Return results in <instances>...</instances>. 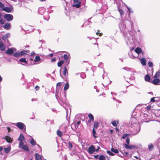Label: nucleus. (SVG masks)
Masks as SVG:
<instances>
[{
  "mask_svg": "<svg viewBox=\"0 0 160 160\" xmlns=\"http://www.w3.org/2000/svg\"><path fill=\"white\" fill-rule=\"evenodd\" d=\"M4 17L8 21H10L13 19V16L12 14H6L4 16Z\"/></svg>",
  "mask_w": 160,
  "mask_h": 160,
  "instance_id": "1",
  "label": "nucleus"
},
{
  "mask_svg": "<svg viewBox=\"0 0 160 160\" xmlns=\"http://www.w3.org/2000/svg\"><path fill=\"white\" fill-rule=\"evenodd\" d=\"M73 2L75 4H73L72 6L77 8H79L81 6V2L80 0H73Z\"/></svg>",
  "mask_w": 160,
  "mask_h": 160,
  "instance_id": "2",
  "label": "nucleus"
},
{
  "mask_svg": "<svg viewBox=\"0 0 160 160\" xmlns=\"http://www.w3.org/2000/svg\"><path fill=\"white\" fill-rule=\"evenodd\" d=\"M16 51V49L14 48H12L8 49L6 51V53L8 55H11L12 54L14 51Z\"/></svg>",
  "mask_w": 160,
  "mask_h": 160,
  "instance_id": "3",
  "label": "nucleus"
},
{
  "mask_svg": "<svg viewBox=\"0 0 160 160\" xmlns=\"http://www.w3.org/2000/svg\"><path fill=\"white\" fill-rule=\"evenodd\" d=\"M95 147L93 145H91L89 148L88 152L90 154H92L95 151Z\"/></svg>",
  "mask_w": 160,
  "mask_h": 160,
  "instance_id": "4",
  "label": "nucleus"
},
{
  "mask_svg": "<svg viewBox=\"0 0 160 160\" xmlns=\"http://www.w3.org/2000/svg\"><path fill=\"white\" fill-rule=\"evenodd\" d=\"M24 139L23 135L22 133L20 134L18 138V140L19 141V144H23V141L24 140Z\"/></svg>",
  "mask_w": 160,
  "mask_h": 160,
  "instance_id": "5",
  "label": "nucleus"
},
{
  "mask_svg": "<svg viewBox=\"0 0 160 160\" xmlns=\"http://www.w3.org/2000/svg\"><path fill=\"white\" fill-rule=\"evenodd\" d=\"M19 148L27 151H29V149L28 146L26 145H23V144H19Z\"/></svg>",
  "mask_w": 160,
  "mask_h": 160,
  "instance_id": "6",
  "label": "nucleus"
},
{
  "mask_svg": "<svg viewBox=\"0 0 160 160\" xmlns=\"http://www.w3.org/2000/svg\"><path fill=\"white\" fill-rule=\"evenodd\" d=\"M155 85H158L160 84V80L158 78H155L153 79L152 81L150 82Z\"/></svg>",
  "mask_w": 160,
  "mask_h": 160,
  "instance_id": "7",
  "label": "nucleus"
},
{
  "mask_svg": "<svg viewBox=\"0 0 160 160\" xmlns=\"http://www.w3.org/2000/svg\"><path fill=\"white\" fill-rule=\"evenodd\" d=\"M16 126L20 129H22L25 127V125L21 122L17 123Z\"/></svg>",
  "mask_w": 160,
  "mask_h": 160,
  "instance_id": "8",
  "label": "nucleus"
},
{
  "mask_svg": "<svg viewBox=\"0 0 160 160\" xmlns=\"http://www.w3.org/2000/svg\"><path fill=\"white\" fill-rule=\"evenodd\" d=\"M88 116L89 118V120L87 122V124L88 125H89V126H91V124L89 125V123L91 121H93L94 120V117L93 115L91 114H89L88 115Z\"/></svg>",
  "mask_w": 160,
  "mask_h": 160,
  "instance_id": "9",
  "label": "nucleus"
},
{
  "mask_svg": "<svg viewBox=\"0 0 160 160\" xmlns=\"http://www.w3.org/2000/svg\"><path fill=\"white\" fill-rule=\"evenodd\" d=\"M11 25L10 23H7L2 26L3 28L6 30H8L11 28Z\"/></svg>",
  "mask_w": 160,
  "mask_h": 160,
  "instance_id": "10",
  "label": "nucleus"
},
{
  "mask_svg": "<svg viewBox=\"0 0 160 160\" xmlns=\"http://www.w3.org/2000/svg\"><path fill=\"white\" fill-rule=\"evenodd\" d=\"M35 160H42V157L41 155L38 154V153H36L35 155Z\"/></svg>",
  "mask_w": 160,
  "mask_h": 160,
  "instance_id": "11",
  "label": "nucleus"
},
{
  "mask_svg": "<svg viewBox=\"0 0 160 160\" xmlns=\"http://www.w3.org/2000/svg\"><path fill=\"white\" fill-rule=\"evenodd\" d=\"M5 46L2 42H0V49L2 51H4L5 50Z\"/></svg>",
  "mask_w": 160,
  "mask_h": 160,
  "instance_id": "12",
  "label": "nucleus"
},
{
  "mask_svg": "<svg viewBox=\"0 0 160 160\" xmlns=\"http://www.w3.org/2000/svg\"><path fill=\"white\" fill-rule=\"evenodd\" d=\"M2 10L8 12H10L11 11V9L10 8L4 7V6L2 8Z\"/></svg>",
  "mask_w": 160,
  "mask_h": 160,
  "instance_id": "13",
  "label": "nucleus"
},
{
  "mask_svg": "<svg viewBox=\"0 0 160 160\" xmlns=\"http://www.w3.org/2000/svg\"><path fill=\"white\" fill-rule=\"evenodd\" d=\"M125 147L127 149H132L135 148V146L133 145H129L128 144H125Z\"/></svg>",
  "mask_w": 160,
  "mask_h": 160,
  "instance_id": "14",
  "label": "nucleus"
},
{
  "mask_svg": "<svg viewBox=\"0 0 160 160\" xmlns=\"http://www.w3.org/2000/svg\"><path fill=\"white\" fill-rule=\"evenodd\" d=\"M30 52V51L29 50H24L20 52L21 56H23L25 54H27Z\"/></svg>",
  "mask_w": 160,
  "mask_h": 160,
  "instance_id": "15",
  "label": "nucleus"
},
{
  "mask_svg": "<svg viewBox=\"0 0 160 160\" xmlns=\"http://www.w3.org/2000/svg\"><path fill=\"white\" fill-rule=\"evenodd\" d=\"M11 147L9 146L4 148V151L6 153H8L10 151Z\"/></svg>",
  "mask_w": 160,
  "mask_h": 160,
  "instance_id": "16",
  "label": "nucleus"
},
{
  "mask_svg": "<svg viewBox=\"0 0 160 160\" xmlns=\"http://www.w3.org/2000/svg\"><path fill=\"white\" fill-rule=\"evenodd\" d=\"M140 62L144 66L146 65V60L145 58H143L140 59Z\"/></svg>",
  "mask_w": 160,
  "mask_h": 160,
  "instance_id": "17",
  "label": "nucleus"
},
{
  "mask_svg": "<svg viewBox=\"0 0 160 160\" xmlns=\"http://www.w3.org/2000/svg\"><path fill=\"white\" fill-rule=\"evenodd\" d=\"M150 76L147 74L145 76L144 79L146 81L150 82Z\"/></svg>",
  "mask_w": 160,
  "mask_h": 160,
  "instance_id": "18",
  "label": "nucleus"
},
{
  "mask_svg": "<svg viewBox=\"0 0 160 160\" xmlns=\"http://www.w3.org/2000/svg\"><path fill=\"white\" fill-rule=\"evenodd\" d=\"M96 130V129H94V128H93L92 130V135L95 138H96L97 137L96 132L95 131Z\"/></svg>",
  "mask_w": 160,
  "mask_h": 160,
  "instance_id": "19",
  "label": "nucleus"
},
{
  "mask_svg": "<svg viewBox=\"0 0 160 160\" xmlns=\"http://www.w3.org/2000/svg\"><path fill=\"white\" fill-rule=\"evenodd\" d=\"M5 139L8 142H11L12 141V138L8 136H6Z\"/></svg>",
  "mask_w": 160,
  "mask_h": 160,
  "instance_id": "20",
  "label": "nucleus"
},
{
  "mask_svg": "<svg viewBox=\"0 0 160 160\" xmlns=\"http://www.w3.org/2000/svg\"><path fill=\"white\" fill-rule=\"evenodd\" d=\"M135 52L138 54L140 53L142 51V49L139 48H137L135 50Z\"/></svg>",
  "mask_w": 160,
  "mask_h": 160,
  "instance_id": "21",
  "label": "nucleus"
},
{
  "mask_svg": "<svg viewBox=\"0 0 160 160\" xmlns=\"http://www.w3.org/2000/svg\"><path fill=\"white\" fill-rule=\"evenodd\" d=\"M13 55L16 57H20L22 56L20 52V53L18 52H16L13 54Z\"/></svg>",
  "mask_w": 160,
  "mask_h": 160,
  "instance_id": "22",
  "label": "nucleus"
},
{
  "mask_svg": "<svg viewBox=\"0 0 160 160\" xmlns=\"http://www.w3.org/2000/svg\"><path fill=\"white\" fill-rule=\"evenodd\" d=\"M45 9L44 8H40L38 9L39 12L40 14H42V13L45 11Z\"/></svg>",
  "mask_w": 160,
  "mask_h": 160,
  "instance_id": "23",
  "label": "nucleus"
},
{
  "mask_svg": "<svg viewBox=\"0 0 160 160\" xmlns=\"http://www.w3.org/2000/svg\"><path fill=\"white\" fill-rule=\"evenodd\" d=\"M118 123V120H117L116 121L115 120L113 122H112V125L114 126H117V124Z\"/></svg>",
  "mask_w": 160,
  "mask_h": 160,
  "instance_id": "24",
  "label": "nucleus"
},
{
  "mask_svg": "<svg viewBox=\"0 0 160 160\" xmlns=\"http://www.w3.org/2000/svg\"><path fill=\"white\" fill-rule=\"evenodd\" d=\"M111 151L115 153H118L119 152L118 149L113 148H111Z\"/></svg>",
  "mask_w": 160,
  "mask_h": 160,
  "instance_id": "25",
  "label": "nucleus"
},
{
  "mask_svg": "<svg viewBox=\"0 0 160 160\" xmlns=\"http://www.w3.org/2000/svg\"><path fill=\"white\" fill-rule=\"evenodd\" d=\"M41 60V58L38 56H37L35 57L34 61L35 62H37L40 61Z\"/></svg>",
  "mask_w": 160,
  "mask_h": 160,
  "instance_id": "26",
  "label": "nucleus"
},
{
  "mask_svg": "<svg viewBox=\"0 0 160 160\" xmlns=\"http://www.w3.org/2000/svg\"><path fill=\"white\" fill-rule=\"evenodd\" d=\"M63 73L65 76H66L67 74L68 73L67 69L66 66L64 68V71Z\"/></svg>",
  "mask_w": 160,
  "mask_h": 160,
  "instance_id": "27",
  "label": "nucleus"
},
{
  "mask_svg": "<svg viewBox=\"0 0 160 160\" xmlns=\"http://www.w3.org/2000/svg\"><path fill=\"white\" fill-rule=\"evenodd\" d=\"M159 77H160V71H158L154 75V77L155 78H158Z\"/></svg>",
  "mask_w": 160,
  "mask_h": 160,
  "instance_id": "28",
  "label": "nucleus"
},
{
  "mask_svg": "<svg viewBox=\"0 0 160 160\" xmlns=\"http://www.w3.org/2000/svg\"><path fill=\"white\" fill-rule=\"evenodd\" d=\"M19 61L20 62H24L25 63H27V61L26 60L25 58H22L19 59Z\"/></svg>",
  "mask_w": 160,
  "mask_h": 160,
  "instance_id": "29",
  "label": "nucleus"
},
{
  "mask_svg": "<svg viewBox=\"0 0 160 160\" xmlns=\"http://www.w3.org/2000/svg\"><path fill=\"white\" fill-rule=\"evenodd\" d=\"M98 122H95L94 123L93 128H94V129H97L98 128Z\"/></svg>",
  "mask_w": 160,
  "mask_h": 160,
  "instance_id": "30",
  "label": "nucleus"
},
{
  "mask_svg": "<svg viewBox=\"0 0 160 160\" xmlns=\"http://www.w3.org/2000/svg\"><path fill=\"white\" fill-rule=\"evenodd\" d=\"M64 61L63 60H61V61L59 62L58 63V67H60L64 63Z\"/></svg>",
  "mask_w": 160,
  "mask_h": 160,
  "instance_id": "31",
  "label": "nucleus"
},
{
  "mask_svg": "<svg viewBox=\"0 0 160 160\" xmlns=\"http://www.w3.org/2000/svg\"><path fill=\"white\" fill-rule=\"evenodd\" d=\"M69 87V85L68 83H67L65 86L64 88V91L67 90Z\"/></svg>",
  "mask_w": 160,
  "mask_h": 160,
  "instance_id": "32",
  "label": "nucleus"
},
{
  "mask_svg": "<svg viewBox=\"0 0 160 160\" xmlns=\"http://www.w3.org/2000/svg\"><path fill=\"white\" fill-rule=\"evenodd\" d=\"M57 134L58 135L59 137H61L62 136V132L61 131L59 130H58L57 131Z\"/></svg>",
  "mask_w": 160,
  "mask_h": 160,
  "instance_id": "33",
  "label": "nucleus"
},
{
  "mask_svg": "<svg viewBox=\"0 0 160 160\" xmlns=\"http://www.w3.org/2000/svg\"><path fill=\"white\" fill-rule=\"evenodd\" d=\"M123 69L125 70L128 71H130L131 72H133V69L131 68H128L127 67H125L123 68Z\"/></svg>",
  "mask_w": 160,
  "mask_h": 160,
  "instance_id": "34",
  "label": "nucleus"
},
{
  "mask_svg": "<svg viewBox=\"0 0 160 160\" xmlns=\"http://www.w3.org/2000/svg\"><path fill=\"white\" fill-rule=\"evenodd\" d=\"M30 143L32 145L34 146L36 144V142L33 139H32L30 142Z\"/></svg>",
  "mask_w": 160,
  "mask_h": 160,
  "instance_id": "35",
  "label": "nucleus"
},
{
  "mask_svg": "<svg viewBox=\"0 0 160 160\" xmlns=\"http://www.w3.org/2000/svg\"><path fill=\"white\" fill-rule=\"evenodd\" d=\"M105 157L103 155H100L99 157V159L100 160H105Z\"/></svg>",
  "mask_w": 160,
  "mask_h": 160,
  "instance_id": "36",
  "label": "nucleus"
},
{
  "mask_svg": "<svg viewBox=\"0 0 160 160\" xmlns=\"http://www.w3.org/2000/svg\"><path fill=\"white\" fill-rule=\"evenodd\" d=\"M107 152L108 155L111 156H113L114 155V154L113 153H112L109 150L107 151Z\"/></svg>",
  "mask_w": 160,
  "mask_h": 160,
  "instance_id": "37",
  "label": "nucleus"
},
{
  "mask_svg": "<svg viewBox=\"0 0 160 160\" xmlns=\"http://www.w3.org/2000/svg\"><path fill=\"white\" fill-rule=\"evenodd\" d=\"M81 122L80 121H78L76 124H75V128L76 129H77L78 128L79 125L80 124Z\"/></svg>",
  "mask_w": 160,
  "mask_h": 160,
  "instance_id": "38",
  "label": "nucleus"
},
{
  "mask_svg": "<svg viewBox=\"0 0 160 160\" xmlns=\"http://www.w3.org/2000/svg\"><path fill=\"white\" fill-rule=\"evenodd\" d=\"M148 147L149 149L151 150H152L153 148V145L152 144H150L148 145Z\"/></svg>",
  "mask_w": 160,
  "mask_h": 160,
  "instance_id": "39",
  "label": "nucleus"
},
{
  "mask_svg": "<svg viewBox=\"0 0 160 160\" xmlns=\"http://www.w3.org/2000/svg\"><path fill=\"white\" fill-rule=\"evenodd\" d=\"M44 19L46 20H48L49 19V16L48 15H47L44 16Z\"/></svg>",
  "mask_w": 160,
  "mask_h": 160,
  "instance_id": "40",
  "label": "nucleus"
},
{
  "mask_svg": "<svg viewBox=\"0 0 160 160\" xmlns=\"http://www.w3.org/2000/svg\"><path fill=\"white\" fill-rule=\"evenodd\" d=\"M68 147L69 149H71L72 148V143L71 142H68Z\"/></svg>",
  "mask_w": 160,
  "mask_h": 160,
  "instance_id": "41",
  "label": "nucleus"
},
{
  "mask_svg": "<svg viewBox=\"0 0 160 160\" xmlns=\"http://www.w3.org/2000/svg\"><path fill=\"white\" fill-rule=\"evenodd\" d=\"M80 76L81 77L82 79L85 78L86 77L85 74L84 73H81Z\"/></svg>",
  "mask_w": 160,
  "mask_h": 160,
  "instance_id": "42",
  "label": "nucleus"
},
{
  "mask_svg": "<svg viewBox=\"0 0 160 160\" xmlns=\"http://www.w3.org/2000/svg\"><path fill=\"white\" fill-rule=\"evenodd\" d=\"M118 11L119 12V13L121 15H122L123 14V12L122 10L119 8L118 9Z\"/></svg>",
  "mask_w": 160,
  "mask_h": 160,
  "instance_id": "43",
  "label": "nucleus"
},
{
  "mask_svg": "<svg viewBox=\"0 0 160 160\" xmlns=\"http://www.w3.org/2000/svg\"><path fill=\"white\" fill-rule=\"evenodd\" d=\"M65 60H66L68 58V56L67 54H64L63 56Z\"/></svg>",
  "mask_w": 160,
  "mask_h": 160,
  "instance_id": "44",
  "label": "nucleus"
},
{
  "mask_svg": "<svg viewBox=\"0 0 160 160\" xmlns=\"http://www.w3.org/2000/svg\"><path fill=\"white\" fill-rule=\"evenodd\" d=\"M4 6V5L1 2H0V8H1L2 10L3 7Z\"/></svg>",
  "mask_w": 160,
  "mask_h": 160,
  "instance_id": "45",
  "label": "nucleus"
},
{
  "mask_svg": "<svg viewBox=\"0 0 160 160\" xmlns=\"http://www.w3.org/2000/svg\"><path fill=\"white\" fill-rule=\"evenodd\" d=\"M148 65L149 67H152L153 66V64L152 62H149L148 63Z\"/></svg>",
  "mask_w": 160,
  "mask_h": 160,
  "instance_id": "46",
  "label": "nucleus"
},
{
  "mask_svg": "<svg viewBox=\"0 0 160 160\" xmlns=\"http://www.w3.org/2000/svg\"><path fill=\"white\" fill-rule=\"evenodd\" d=\"M128 135H129V134H125L123 135L122 136V138L123 139H124V138H125Z\"/></svg>",
  "mask_w": 160,
  "mask_h": 160,
  "instance_id": "47",
  "label": "nucleus"
},
{
  "mask_svg": "<svg viewBox=\"0 0 160 160\" xmlns=\"http://www.w3.org/2000/svg\"><path fill=\"white\" fill-rule=\"evenodd\" d=\"M0 23L1 24H2H2H4V21L3 19H0Z\"/></svg>",
  "mask_w": 160,
  "mask_h": 160,
  "instance_id": "48",
  "label": "nucleus"
},
{
  "mask_svg": "<svg viewBox=\"0 0 160 160\" xmlns=\"http://www.w3.org/2000/svg\"><path fill=\"white\" fill-rule=\"evenodd\" d=\"M40 88L39 86H35V89L36 90L38 91L39 89Z\"/></svg>",
  "mask_w": 160,
  "mask_h": 160,
  "instance_id": "49",
  "label": "nucleus"
},
{
  "mask_svg": "<svg viewBox=\"0 0 160 160\" xmlns=\"http://www.w3.org/2000/svg\"><path fill=\"white\" fill-rule=\"evenodd\" d=\"M103 64L102 63H99L98 65V67H99L100 68H102L103 67Z\"/></svg>",
  "mask_w": 160,
  "mask_h": 160,
  "instance_id": "50",
  "label": "nucleus"
},
{
  "mask_svg": "<svg viewBox=\"0 0 160 160\" xmlns=\"http://www.w3.org/2000/svg\"><path fill=\"white\" fill-rule=\"evenodd\" d=\"M129 141L130 140L129 138H127L126 139V141L128 144L129 143Z\"/></svg>",
  "mask_w": 160,
  "mask_h": 160,
  "instance_id": "51",
  "label": "nucleus"
},
{
  "mask_svg": "<svg viewBox=\"0 0 160 160\" xmlns=\"http://www.w3.org/2000/svg\"><path fill=\"white\" fill-rule=\"evenodd\" d=\"M4 35L6 36L7 38H8L10 36V34L9 33H8L5 35Z\"/></svg>",
  "mask_w": 160,
  "mask_h": 160,
  "instance_id": "52",
  "label": "nucleus"
},
{
  "mask_svg": "<svg viewBox=\"0 0 160 160\" xmlns=\"http://www.w3.org/2000/svg\"><path fill=\"white\" fill-rule=\"evenodd\" d=\"M111 94L112 95H114L115 96L117 95V93L114 92H111Z\"/></svg>",
  "mask_w": 160,
  "mask_h": 160,
  "instance_id": "53",
  "label": "nucleus"
},
{
  "mask_svg": "<svg viewBox=\"0 0 160 160\" xmlns=\"http://www.w3.org/2000/svg\"><path fill=\"white\" fill-rule=\"evenodd\" d=\"M150 101L151 102H155V100L154 99V98H152L151 99Z\"/></svg>",
  "mask_w": 160,
  "mask_h": 160,
  "instance_id": "54",
  "label": "nucleus"
},
{
  "mask_svg": "<svg viewBox=\"0 0 160 160\" xmlns=\"http://www.w3.org/2000/svg\"><path fill=\"white\" fill-rule=\"evenodd\" d=\"M61 82H58L57 84V86H60L61 85Z\"/></svg>",
  "mask_w": 160,
  "mask_h": 160,
  "instance_id": "55",
  "label": "nucleus"
},
{
  "mask_svg": "<svg viewBox=\"0 0 160 160\" xmlns=\"http://www.w3.org/2000/svg\"><path fill=\"white\" fill-rule=\"evenodd\" d=\"M137 128H138V131L137 133H138L140 131V128L139 126L137 125Z\"/></svg>",
  "mask_w": 160,
  "mask_h": 160,
  "instance_id": "56",
  "label": "nucleus"
},
{
  "mask_svg": "<svg viewBox=\"0 0 160 160\" xmlns=\"http://www.w3.org/2000/svg\"><path fill=\"white\" fill-rule=\"evenodd\" d=\"M96 34L98 35H99V36H101L102 34V33H98V32H97L96 33Z\"/></svg>",
  "mask_w": 160,
  "mask_h": 160,
  "instance_id": "57",
  "label": "nucleus"
},
{
  "mask_svg": "<svg viewBox=\"0 0 160 160\" xmlns=\"http://www.w3.org/2000/svg\"><path fill=\"white\" fill-rule=\"evenodd\" d=\"M7 38H6V36L5 35L3 36L2 37V39L4 40L7 39Z\"/></svg>",
  "mask_w": 160,
  "mask_h": 160,
  "instance_id": "58",
  "label": "nucleus"
},
{
  "mask_svg": "<svg viewBox=\"0 0 160 160\" xmlns=\"http://www.w3.org/2000/svg\"><path fill=\"white\" fill-rule=\"evenodd\" d=\"M147 110H149L150 109V106H148L146 107Z\"/></svg>",
  "mask_w": 160,
  "mask_h": 160,
  "instance_id": "59",
  "label": "nucleus"
},
{
  "mask_svg": "<svg viewBox=\"0 0 160 160\" xmlns=\"http://www.w3.org/2000/svg\"><path fill=\"white\" fill-rule=\"evenodd\" d=\"M56 61V59L55 58H53L52 59V60H51V62H55Z\"/></svg>",
  "mask_w": 160,
  "mask_h": 160,
  "instance_id": "60",
  "label": "nucleus"
},
{
  "mask_svg": "<svg viewBox=\"0 0 160 160\" xmlns=\"http://www.w3.org/2000/svg\"><path fill=\"white\" fill-rule=\"evenodd\" d=\"M37 100V99H35V98H32V101H36Z\"/></svg>",
  "mask_w": 160,
  "mask_h": 160,
  "instance_id": "61",
  "label": "nucleus"
},
{
  "mask_svg": "<svg viewBox=\"0 0 160 160\" xmlns=\"http://www.w3.org/2000/svg\"><path fill=\"white\" fill-rule=\"evenodd\" d=\"M3 148L2 147H0V152L2 150Z\"/></svg>",
  "mask_w": 160,
  "mask_h": 160,
  "instance_id": "62",
  "label": "nucleus"
},
{
  "mask_svg": "<svg viewBox=\"0 0 160 160\" xmlns=\"http://www.w3.org/2000/svg\"><path fill=\"white\" fill-rule=\"evenodd\" d=\"M98 155H96L94 156V158H97L98 157Z\"/></svg>",
  "mask_w": 160,
  "mask_h": 160,
  "instance_id": "63",
  "label": "nucleus"
},
{
  "mask_svg": "<svg viewBox=\"0 0 160 160\" xmlns=\"http://www.w3.org/2000/svg\"><path fill=\"white\" fill-rule=\"evenodd\" d=\"M64 158H65V160H68L67 157L66 155L64 156Z\"/></svg>",
  "mask_w": 160,
  "mask_h": 160,
  "instance_id": "64",
  "label": "nucleus"
}]
</instances>
